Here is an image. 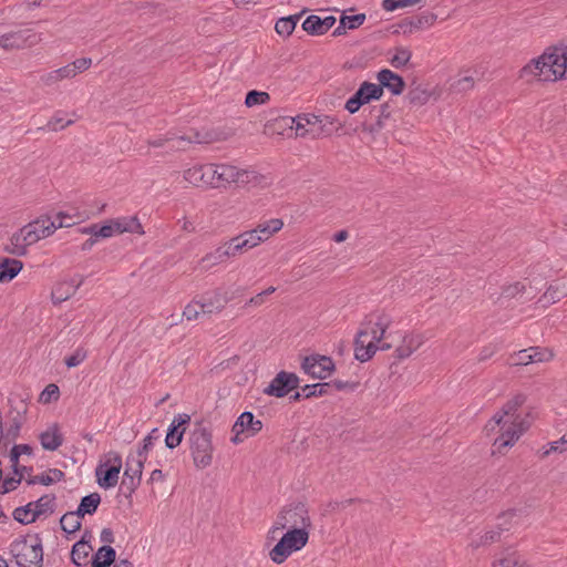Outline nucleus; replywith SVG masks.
<instances>
[{
    "label": "nucleus",
    "mask_w": 567,
    "mask_h": 567,
    "mask_svg": "<svg viewBox=\"0 0 567 567\" xmlns=\"http://www.w3.org/2000/svg\"><path fill=\"white\" fill-rule=\"evenodd\" d=\"M518 404V401L507 402L485 425L487 434L499 433L493 442V447L498 453L513 446L526 431L523 421L515 416Z\"/></svg>",
    "instance_id": "1"
},
{
    "label": "nucleus",
    "mask_w": 567,
    "mask_h": 567,
    "mask_svg": "<svg viewBox=\"0 0 567 567\" xmlns=\"http://www.w3.org/2000/svg\"><path fill=\"white\" fill-rule=\"evenodd\" d=\"M559 47L547 48L539 56L532 59L519 70V79L526 82H556L565 79Z\"/></svg>",
    "instance_id": "2"
},
{
    "label": "nucleus",
    "mask_w": 567,
    "mask_h": 567,
    "mask_svg": "<svg viewBox=\"0 0 567 567\" xmlns=\"http://www.w3.org/2000/svg\"><path fill=\"white\" fill-rule=\"evenodd\" d=\"M391 318L388 315H379L374 322L368 321L357 333L354 341V357L360 362L369 361L375 352L389 350L390 343H381L386 329L390 327Z\"/></svg>",
    "instance_id": "3"
},
{
    "label": "nucleus",
    "mask_w": 567,
    "mask_h": 567,
    "mask_svg": "<svg viewBox=\"0 0 567 567\" xmlns=\"http://www.w3.org/2000/svg\"><path fill=\"white\" fill-rule=\"evenodd\" d=\"M206 178L209 179V188L227 189L231 185H246L257 179L255 171L245 169L227 163H209Z\"/></svg>",
    "instance_id": "4"
},
{
    "label": "nucleus",
    "mask_w": 567,
    "mask_h": 567,
    "mask_svg": "<svg viewBox=\"0 0 567 567\" xmlns=\"http://www.w3.org/2000/svg\"><path fill=\"white\" fill-rule=\"evenodd\" d=\"M311 527V519L303 503H293L285 506L277 515L274 525L267 533L268 540H275L284 529H306Z\"/></svg>",
    "instance_id": "5"
},
{
    "label": "nucleus",
    "mask_w": 567,
    "mask_h": 567,
    "mask_svg": "<svg viewBox=\"0 0 567 567\" xmlns=\"http://www.w3.org/2000/svg\"><path fill=\"white\" fill-rule=\"evenodd\" d=\"M10 553L18 567H42L43 548L38 536L19 537L10 544Z\"/></svg>",
    "instance_id": "6"
},
{
    "label": "nucleus",
    "mask_w": 567,
    "mask_h": 567,
    "mask_svg": "<svg viewBox=\"0 0 567 567\" xmlns=\"http://www.w3.org/2000/svg\"><path fill=\"white\" fill-rule=\"evenodd\" d=\"M188 442L195 467L200 470L208 467L213 462L214 453L212 432L198 424L189 433Z\"/></svg>",
    "instance_id": "7"
},
{
    "label": "nucleus",
    "mask_w": 567,
    "mask_h": 567,
    "mask_svg": "<svg viewBox=\"0 0 567 567\" xmlns=\"http://www.w3.org/2000/svg\"><path fill=\"white\" fill-rule=\"evenodd\" d=\"M309 540V530L287 529L278 543L269 551V558L272 563L280 565L285 563L293 553L301 550Z\"/></svg>",
    "instance_id": "8"
},
{
    "label": "nucleus",
    "mask_w": 567,
    "mask_h": 567,
    "mask_svg": "<svg viewBox=\"0 0 567 567\" xmlns=\"http://www.w3.org/2000/svg\"><path fill=\"white\" fill-rule=\"evenodd\" d=\"M91 65V58H80L64 66L42 74L40 81L45 86H52L63 80L74 79L78 74L89 70Z\"/></svg>",
    "instance_id": "9"
},
{
    "label": "nucleus",
    "mask_w": 567,
    "mask_h": 567,
    "mask_svg": "<svg viewBox=\"0 0 567 567\" xmlns=\"http://www.w3.org/2000/svg\"><path fill=\"white\" fill-rule=\"evenodd\" d=\"M122 468V457L118 453H110L109 460L100 463L95 468L96 482L102 488H112L118 482Z\"/></svg>",
    "instance_id": "10"
},
{
    "label": "nucleus",
    "mask_w": 567,
    "mask_h": 567,
    "mask_svg": "<svg viewBox=\"0 0 567 567\" xmlns=\"http://www.w3.org/2000/svg\"><path fill=\"white\" fill-rule=\"evenodd\" d=\"M41 41V35L30 28L19 29L0 37V47L4 50L30 48Z\"/></svg>",
    "instance_id": "11"
},
{
    "label": "nucleus",
    "mask_w": 567,
    "mask_h": 567,
    "mask_svg": "<svg viewBox=\"0 0 567 567\" xmlns=\"http://www.w3.org/2000/svg\"><path fill=\"white\" fill-rule=\"evenodd\" d=\"M383 95L382 86L371 82H363L357 92L346 102L344 109L350 113H357L360 107L373 100H380Z\"/></svg>",
    "instance_id": "12"
},
{
    "label": "nucleus",
    "mask_w": 567,
    "mask_h": 567,
    "mask_svg": "<svg viewBox=\"0 0 567 567\" xmlns=\"http://www.w3.org/2000/svg\"><path fill=\"white\" fill-rule=\"evenodd\" d=\"M28 405L23 401H19L16 406H11L8 412V421L3 424L4 444L16 441L19 437L21 427L25 422Z\"/></svg>",
    "instance_id": "13"
},
{
    "label": "nucleus",
    "mask_w": 567,
    "mask_h": 567,
    "mask_svg": "<svg viewBox=\"0 0 567 567\" xmlns=\"http://www.w3.org/2000/svg\"><path fill=\"white\" fill-rule=\"evenodd\" d=\"M517 516L516 511H508L498 517L501 520L497 525V529L485 530L482 534H477L472 537L470 546L474 549L482 546H487L497 542L503 530L509 529L508 523Z\"/></svg>",
    "instance_id": "14"
},
{
    "label": "nucleus",
    "mask_w": 567,
    "mask_h": 567,
    "mask_svg": "<svg viewBox=\"0 0 567 567\" xmlns=\"http://www.w3.org/2000/svg\"><path fill=\"white\" fill-rule=\"evenodd\" d=\"M301 367L305 373L315 379H327L334 370V363L332 359L319 354L306 357Z\"/></svg>",
    "instance_id": "15"
},
{
    "label": "nucleus",
    "mask_w": 567,
    "mask_h": 567,
    "mask_svg": "<svg viewBox=\"0 0 567 567\" xmlns=\"http://www.w3.org/2000/svg\"><path fill=\"white\" fill-rule=\"evenodd\" d=\"M299 386V378L297 374L280 371L265 388L264 393L270 396L284 398L293 389Z\"/></svg>",
    "instance_id": "16"
},
{
    "label": "nucleus",
    "mask_w": 567,
    "mask_h": 567,
    "mask_svg": "<svg viewBox=\"0 0 567 567\" xmlns=\"http://www.w3.org/2000/svg\"><path fill=\"white\" fill-rule=\"evenodd\" d=\"M20 230L29 247L40 239L51 236L55 231V226L50 218H39L23 226Z\"/></svg>",
    "instance_id": "17"
},
{
    "label": "nucleus",
    "mask_w": 567,
    "mask_h": 567,
    "mask_svg": "<svg viewBox=\"0 0 567 567\" xmlns=\"http://www.w3.org/2000/svg\"><path fill=\"white\" fill-rule=\"evenodd\" d=\"M204 310V315L219 313L231 300L227 291L221 288H217L212 291H207L197 299Z\"/></svg>",
    "instance_id": "18"
},
{
    "label": "nucleus",
    "mask_w": 567,
    "mask_h": 567,
    "mask_svg": "<svg viewBox=\"0 0 567 567\" xmlns=\"http://www.w3.org/2000/svg\"><path fill=\"white\" fill-rule=\"evenodd\" d=\"M83 284V276H74L70 279L59 281L58 284H55L51 291L52 302L54 305H60L66 301L68 299L75 295V292Z\"/></svg>",
    "instance_id": "19"
},
{
    "label": "nucleus",
    "mask_w": 567,
    "mask_h": 567,
    "mask_svg": "<svg viewBox=\"0 0 567 567\" xmlns=\"http://www.w3.org/2000/svg\"><path fill=\"white\" fill-rule=\"evenodd\" d=\"M189 422L190 415L187 413H179L174 416L167 429L165 437L166 447L173 450L182 443L186 426L189 424Z\"/></svg>",
    "instance_id": "20"
},
{
    "label": "nucleus",
    "mask_w": 567,
    "mask_h": 567,
    "mask_svg": "<svg viewBox=\"0 0 567 567\" xmlns=\"http://www.w3.org/2000/svg\"><path fill=\"white\" fill-rule=\"evenodd\" d=\"M262 429L260 420H255L251 412H243L231 427L233 433L246 434V437L254 436Z\"/></svg>",
    "instance_id": "21"
},
{
    "label": "nucleus",
    "mask_w": 567,
    "mask_h": 567,
    "mask_svg": "<svg viewBox=\"0 0 567 567\" xmlns=\"http://www.w3.org/2000/svg\"><path fill=\"white\" fill-rule=\"evenodd\" d=\"M436 19L437 16L433 12H422L419 16L403 20L400 28L404 34H411L416 30H423L432 27Z\"/></svg>",
    "instance_id": "22"
},
{
    "label": "nucleus",
    "mask_w": 567,
    "mask_h": 567,
    "mask_svg": "<svg viewBox=\"0 0 567 567\" xmlns=\"http://www.w3.org/2000/svg\"><path fill=\"white\" fill-rule=\"evenodd\" d=\"M334 23L336 18L333 16L320 18L312 14L306 18V20L302 22V29L311 35H322L327 33Z\"/></svg>",
    "instance_id": "23"
},
{
    "label": "nucleus",
    "mask_w": 567,
    "mask_h": 567,
    "mask_svg": "<svg viewBox=\"0 0 567 567\" xmlns=\"http://www.w3.org/2000/svg\"><path fill=\"white\" fill-rule=\"evenodd\" d=\"M377 79L379 81L378 85L382 86V90L386 87L394 95H400L404 90L403 79L389 69L379 71Z\"/></svg>",
    "instance_id": "24"
},
{
    "label": "nucleus",
    "mask_w": 567,
    "mask_h": 567,
    "mask_svg": "<svg viewBox=\"0 0 567 567\" xmlns=\"http://www.w3.org/2000/svg\"><path fill=\"white\" fill-rule=\"evenodd\" d=\"M208 164H195L184 171V179L194 186H205L209 188V179L206 178L208 173Z\"/></svg>",
    "instance_id": "25"
},
{
    "label": "nucleus",
    "mask_w": 567,
    "mask_h": 567,
    "mask_svg": "<svg viewBox=\"0 0 567 567\" xmlns=\"http://www.w3.org/2000/svg\"><path fill=\"white\" fill-rule=\"evenodd\" d=\"M41 446L45 451H56L63 443V436L58 424H52L39 436Z\"/></svg>",
    "instance_id": "26"
},
{
    "label": "nucleus",
    "mask_w": 567,
    "mask_h": 567,
    "mask_svg": "<svg viewBox=\"0 0 567 567\" xmlns=\"http://www.w3.org/2000/svg\"><path fill=\"white\" fill-rule=\"evenodd\" d=\"M115 234L132 233L143 235L144 229L135 216L118 217L112 219Z\"/></svg>",
    "instance_id": "27"
},
{
    "label": "nucleus",
    "mask_w": 567,
    "mask_h": 567,
    "mask_svg": "<svg viewBox=\"0 0 567 567\" xmlns=\"http://www.w3.org/2000/svg\"><path fill=\"white\" fill-rule=\"evenodd\" d=\"M23 262L19 259L2 258L0 260V281L9 282L22 270Z\"/></svg>",
    "instance_id": "28"
},
{
    "label": "nucleus",
    "mask_w": 567,
    "mask_h": 567,
    "mask_svg": "<svg viewBox=\"0 0 567 567\" xmlns=\"http://www.w3.org/2000/svg\"><path fill=\"white\" fill-rule=\"evenodd\" d=\"M231 258L229 256V251L226 249L225 244L217 247L215 250L206 254L199 261V265L203 269L207 270L217 266L219 264L225 262L227 259Z\"/></svg>",
    "instance_id": "29"
},
{
    "label": "nucleus",
    "mask_w": 567,
    "mask_h": 567,
    "mask_svg": "<svg viewBox=\"0 0 567 567\" xmlns=\"http://www.w3.org/2000/svg\"><path fill=\"white\" fill-rule=\"evenodd\" d=\"M116 559V551L110 545L100 547L92 557V567H110Z\"/></svg>",
    "instance_id": "30"
},
{
    "label": "nucleus",
    "mask_w": 567,
    "mask_h": 567,
    "mask_svg": "<svg viewBox=\"0 0 567 567\" xmlns=\"http://www.w3.org/2000/svg\"><path fill=\"white\" fill-rule=\"evenodd\" d=\"M284 227V221L279 218H272L267 221L258 224L254 230L257 233V236L260 237L261 243L268 240L274 234L281 230Z\"/></svg>",
    "instance_id": "31"
},
{
    "label": "nucleus",
    "mask_w": 567,
    "mask_h": 567,
    "mask_svg": "<svg viewBox=\"0 0 567 567\" xmlns=\"http://www.w3.org/2000/svg\"><path fill=\"white\" fill-rule=\"evenodd\" d=\"M92 551L93 546L91 544H86L85 542H76L72 546L71 560L78 567L85 566L89 563L87 558Z\"/></svg>",
    "instance_id": "32"
},
{
    "label": "nucleus",
    "mask_w": 567,
    "mask_h": 567,
    "mask_svg": "<svg viewBox=\"0 0 567 567\" xmlns=\"http://www.w3.org/2000/svg\"><path fill=\"white\" fill-rule=\"evenodd\" d=\"M370 127L371 132H377L383 128L384 121L390 117V106L388 104H382L379 106H374L370 111Z\"/></svg>",
    "instance_id": "33"
},
{
    "label": "nucleus",
    "mask_w": 567,
    "mask_h": 567,
    "mask_svg": "<svg viewBox=\"0 0 567 567\" xmlns=\"http://www.w3.org/2000/svg\"><path fill=\"white\" fill-rule=\"evenodd\" d=\"M492 567H530V565L523 555L517 551H511L495 559Z\"/></svg>",
    "instance_id": "34"
},
{
    "label": "nucleus",
    "mask_w": 567,
    "mask_h": 567,
    "mask_svg": "<svg viewBox=\"0 0 567 567\" xmlns=\"http://www.w3.org/2000/svg\"><path fill=\"white\" fill-rule=\"evenodd\" d=\"M4 251L14 256H24L28 252V245L19 229L10 237L8 244L4 246Z\"/></svg>",
    "instance_id": "35"
},
{
    "label": "nucleus",
    "mask_w": 567,
    "mask_h": 567,
    "mask_svg": "<svg viewBox=\"0 0 567 567\" xmlns=\"http://www.w3.org/2000/svg\"><path fill=\"white\" fill-rule=\"evenodd\" d=\"M54 495H43L35 502H30L32 505V511L35 518H39L42 515L52 514L54 512Z\"/></svg>",
    "instance_id": "36"
},
{
    "label": "nucleus",
    "mask_w": 567,
    "mask_h": 567,
    "mask_svg": "<svg viewBox=\"0 0 567 567\" xmlns=\"http://www.w3.org/2000/svg\"><path fill=\"white\" fill-rule=\"evenodd\" d=\"M100 503H101L100 494L91 493L81 499L80 505L76 509V514L82 515L83 517L86 514L92 515L96 512Z\"/></svg>",
    "instance_id": "37"
},
{
    "label": "nucleus",
    "mask_w": 567,
    "mask_h": 567,
    "mask_svg": "<svg viewBox=\"0 0 567 567\" xmlns=\"http://www.w3.org/2000/svg\"><path fill=\"white\" fill-rule=\"evenodd\" d=\"M82 515L76 514V511L65 513L60 519L62 530L66 534H73L78 532L82 525Z\"/></svg>",
    "instance_id": "38"
},
{
    "label": "nucleus",
    "mask_w": 567,
    "mask_h": 567,
    "mask_svg": "<svg viewBox=\"0 0 567 567\" xmlns=\"http://www.w3.org/2000/svg\"><path fill=\"white\" fill-rule=\"evenodd\" d=\"M145 461H146L145 457L142 458L137 455L136 456L128 455L126 458L124 476H127V477L134 476V477H138V480H141Z\"/></svg>",
    "instance_id": "39"
},
{
    "label": "nucleus",
    "mask_w": 567,
    "mask_h": 567,
    "mask_svg": "<svg viewBox=\"0 0 567 567\" xmlns=\"http://www.w3.org/2000/svg\"><path fill=\"white\" fill-rule=\"evenodd\" d=\"M86 216L83 214H76V215H70L68 213H59L54 217V219H51V223L55 226V230L58 228L62 227H71L78 221L84 219Z\"/></svg>",
    "instance_id": "40"
},
{
    "label": "nucleus",
    "mask_w": 567,
    "mask_h": 567,
    "mask_svg": "<svg viewBox=\"0 0 567 567\" xmlns=\"http://www.w3.org/2000/svg\"><path fill=\"white\" fill-rule=\"evenodd\" d=\"M63 472L61 470L54 468L49 473H42L33 476L28 481V484H41V485H50L56 481H60L63 477Z\"/></svg>",
    "instance_id": "41"
},
{
    "label": "nucleus",
    "mask_w": 567,
    "mask_h": 567,
    "mask_svg": "<svg viewBox=\"0 0 567 567\" xmlns=\"http://www.w3.org/2000/svg\"><path fill=\"white\" fill-rule=\"evenodd\" d=\"M298 19H299V16H289V17L280 18L276 22V25H275L276 32L278 34L285 35V37L290 35L297 25Z\"/></svg>",
    "instance_id": "42"
},
{
    "label": "nucleus",
    "mask_w": 567,
    "mask_h": 567,
    "mask_svg": "<svg viewBox=\"0 0 567 567\" xmlns=\"http://www.w3.org/2000/svg\"><path fill=\"white\" fill-rule=\"evenodd\" d=\"M32 509L33 508L31 503L27 504L25 506L17 507L12 514L13 518L23 525L31 524L37 519Z\"/></svg>",
    "instance_id": "43"
},
{
    "label": "nucleus",
    "mask_w": 567,
    "mask_h": 567,
    "mask_svg": "<svg viewBox=\"0 0 567 567\" xmlns=\"http://www.w3.org/2000/svg\"><path fill=\"white\" fill-rule=\"evenodd\" d=\"M74 123L73 120H68V121H64V117H63V112L61 111H58L52 117L51 120L47 123L45 126L43 127H39V130H47V131H53V132H58V131H61L63 130L64 127L66 126H70Z\"/></svg>",
    "instance_id": "44"
},
{
    "label": "nucleus",
    "mask_w": 567,
    "mask_h": 567,
    "mask_svg": "<svg viewBox=\"0 0 567 567\" xmlns=\"http://www.w3.org/2000/svg\"><path fill=\"white\" fill-rule=\"evenodd\" d=\"M225 246L226 249L229 251V256L231 258L249 250V248L246 247V241L240 234L231 238L230 240L226 241Z\"/></svg>",
    "instance_id": "45"
},
{
    "label": "nucleus",
    "mask_w": 567,
    "mask_h": 567,
    "mask_svg": "<svg viewBox=\"0 0 567 567\" xmlns=\"http://www.w3.org/2000/svg\"><path fill=\"white\" fill-rule=\"evenodd\" d=\"M159 439V433L157 429H153L142 441L138 450L137 456L142 458H146L148 451H151L154 446V442Z\"/></svg>",
    "instance_id": "46"
},
{
    "label": "nucleus",
    "mask_w": 567,
    "mask_h": 567,
    "mask_svg": "<svg viewBox=\"0 0 567 567\" xmlns=\"http://www.w3.org/2000/svg\"><path fill=\"white\" fill-rule=\"evenodd\" d=\"M269 100L270 95L267 92L252 90L246 94L245 105L247 107L262 105L266 104Z\"/></svg>",
    "instance_id": "47"
},
{
    "label": "nucleus",
    "mask_w": 567,
    "mask_h": 567,
    "mask_svg": "<svg viewBox=\"0 0 567 567\" xmlns=\"http://www.w3.org/2000/svg\"><path fill=\"white\" fill-rule=\"evenodd\" d=\"M475 76L470 71H465L454 83L453 87L457 92H466L474 87Z\"/></svg>",
    "instance_id": "48"
},
{
    "label": "nucleus",
    "mask_w": 567,
    "mask_h": 567,
    "mask_svg": "<svg viewBox=\"0 0 567 567\" xmlns=\"http://www.w3.org/2000/svg\"><path fill=\"white\" fill-rule=\"evenodd\" d=\"M567 451V435L566 433L557 441L549 442L542 453L543 457L548 456L551 453H564Z\"/></svg>",
    "instance_id": "49"
},
{
    "label": "nucleus",
    "mask_w": 567,
    "mask_h": 567,
    "mask_svg": "<svg viewBox=\"0 0 567 567\" xmlns=\"http://www.w3.org/2000/svg\"><path fill=\"white\" fill-rule=\"evenodd\" d=\"M530 360L533 362H548L554 358V352L547 348L530 347Z\"/></svg>",
    "instance_id": "50"
},
{
    "label": "nucleus",
    "mask_w": 567,
    "mask_h": 567,
    "mask_svg": "<svg viewBox=\"0 0 567 567\" xmlns=\"http://www.w3.org/2000/svg\"><path fill=\"white\" fill-rule=\"evenodd\" d=\"M412 56V52L406 48H398L391 58V64L399 69L405 66Z\"/></svg>",
    "instance_id": "51"
},
{
    "label": "nucleus",
    "mask_w": 567,
    "mask_h": 567,
    "mask_svg": "<svg viewBox=\"0 0 567 567\" xmlns=\"http://www.w3.org/2000/svg\"><path fill=\"white\" fill-rule=\"evenodd\" d=\"M183 316L188 320H197L204 315V310L197 299L190 301L184 309Z\"/></svg>",
    "instance_id": "52"
},
{
    "label": "nucleus",
    "mask_w": 567,
    "mask_h": 567,
    "mask_svg": "<svg viewBox=\"0 0 567 567\" xmlns=\"http://www.w3.org/2000/svg\"><path fill=\"white\" fill-rule=\"evenodd\" d=\"M423 0H383L382 8L385 11H394L400 8L416 6Z\"/></svg>",
    "instance_id": "53"
},
{
    "label": "nucleus",
    "mask_w": 567,
    "mask_h": 567,
    "mask_svg": "<svg viewBox=\"0 0 567 567\" xmlns=\"http://www.w3.org/2000/svg\"><path fill=\"white\" fill-rule=\"evenodd\" d=\"M328 383L307 384L302 386V398L321 396L326 393Z\"/></svg>",
    "instance_id": "54"
},
{
    "label": "nucleus",
    "mask_w": 567,
    "mask_h": 567,
    "mask_svg": "<svg viewBox=\"0 0 567 567\" xmlns=\"http://www.w3.org/2000/svg\"><path fill=\"white\" fill-rule=\"evenodd\" d=\"M31 453H32V447L28 444H18L11 449L10 461L12 463V466L14 467L16 473L18 472L17 465H18L20 455H22V454L30 455Z\"/></svg>",
    "instance_id": "55"
},
{
    "label": "nucleus",
    "mask_w": 567,
    "mask_h": 567,
    "mask_svg": "<svg viewBox=\"0 0 567 567\" xmlns=\"http://www.w3.org/2000/svg\"><path fill=\"white\" fill-rule=\"evenodd\" d=\"M365 19L367 17L364 13H358L354 16L342 14L341 24H347L349 30H354L361 27L364 23Z\"/></svg>",
    "instance_id": "56"
},
{
    "label": "nucleus",
    "mask_w": 567,
    "mask_h": 567,
    "mask_svg": "<svg viewBox=\"0 0 567 567\" xmlns=\"http://www.w3.org/2000/svg\"><path fill=\"white\" fill-rule=\"evenodd\" d=\"M86 359V351L82 348L76 349L71 355L65 358L68 368H75Z\"/></svg>",
    "instance_id": "57"
},
{
    "label": "nucleus",
    "mask_w": 567,
    "mask_h": 567,
    "mask_svg": "<svg viewBox=\"0 0 567 567\" xmlns=\"http://www.w3.org/2000/svg\"><path fill=\"white\" fill-rule=\"evenodd\" d=\"M60 396V390H59V386L56 384H49L45 386V389L42 391L41 395H40V400L44 403H48L51 401V399L53 400H58Z\"/></svg>",
    "instance_id": "58"
},
{
    "label": "nucleus",
    "mask_w": 567,
    "mask_h": 567,
    "mask_svg": "<svg viewBox=\"0 0 567 567\" xmlns=\"http://www.w3.org/2000/svg\"><path fill=\"white\" fill-rule=\"evenodd\" d=\"M20 483H21V475H19L18 477H8V478L3 480L2 484H1L0 494L4 495L9 492L17 489V487L19 486Z\"/></svg>",
    "instance_id": "59"
},
{
    "label": "nucleus",
    "mask_w": 567,
    "mask_h": 567,
    "mask_svg": "<svg viewBox=\"0 0 567 567\" xmlns=\"http://www.w3.org/2000/svg\"><path fill=\"white\" fill-rule=\"evenodd\" d=\"M243 236V238L245 239L246 241V247L250 249L257 247L258 245L261 244V239L260 237L257 236V233H255L254 229H250V230H247V231H244L240 234Z\"/></svg>",
    "instance_id": "60"
},
{
    "label": "nucleus",
    "mask_w": 567,
    "mask_h": 567,
    "mask_svg": "<svg viewBox=\"0 0 567 567\" xmlns=\"http://www.w3.org/2000/svg\"><path fill=\"white\" fill-rule=\"evenodd\" d=\"M291 123L295 124V130H296V134L298 136H306L307 135V130H306V124H309L310 121L306 117H302V116H297V117H291L290 118Z\"/></svg>",
    "instance_id": "61"
},
{
    "label": "nucleus",
    "mask_w": 567,
    "mask_h": 567,
    "mask_svg": "<svg viewBox=\"0 0 567 567\" xmlns=\"http://www.w3.org/2000/svg\"><path fill=\"white\" fill-rule=\"evenodd\" d=\"M96 234L99 238H110L116 235L112 219L107 220L104 225L100 226Z\"/></svg>",
    "instance_id": "62"
},
{
    "label": "nucleus",
    "mask_w": 567,
    "mask_h": 567,
    "mask_svg": "<svg viewBox=\"0 0 567 567\" xmlns=\"http://www.w3.org/2000/svg\"><path fill=\"white\" fill-rule=\"evenodd\" d=\"M403 343L411 348L412 352L420 348L422 344V338L420 336L406 334L403 337Z\"/></svg>",
    "instance_id": "63"
},
{
    "label": "nucleus",
    "mask_w": 567,
    "mask_h": 567,
    "mask_svg": "<svg viewBox=\"0 0 567 567\" xmlns=\"http://www.w3.org/2000/svg\"><path fill=\"white\" fill-rule=\"evenodd\" d=\"M140 483L141 480H138V477H127L123 475L122 486L125 487L130 493L134 492L138 487Z\"/></svg>",
    "instance_id": "64"
}]
</instances>
